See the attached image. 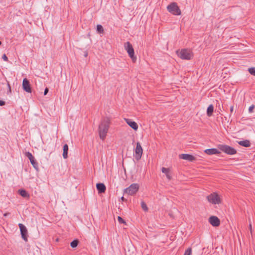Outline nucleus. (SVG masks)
<instances>
[{
	"mask_svg": "<svg viewBox=\"0 0 255 255\" xmlns=\"http://www.w3.org/2000/svg\"><path fill=\"white\" fill-rule=\"evenodd\" d=\"M111 121L109 118L105 117L101 121L99 125L98 132L100 138L102 140H104L107 136L108 131Z\"/></svg>",
	"mask_w": 255,
	"mask_h": 255,
	"instance_id": "1",
	"label": "nucleus"
},
{
	"mask_svg": "<svg viewBox=\"0 0 255 255\" xmlns=\"http://www.w3.org/2000/svg\"><path fill=\"white\" fill-rule=\"evenodd\" d=\"M178 56L182 59L190 60L193 57L192 51L188 49H182L176 51Z\"/></svg>",
	"mask_w": 255,
	"mask_h": 255,
	"instance_id": "2",
	"label": "nucleus"
},
{
	"mask_svg": "<svg viewBox=\"0 0 255 255\" xmlns=\"http://www.w3.org/2000/svg\"><path fill=\"white\" fill-rule=\"evenodd\" d=\"M218 148L222 151L229 155H234L237 153V150L234 148L226 144H219Z\"/></svg>",
	"mask_w": 255,
	"mask_h": 255,
	"instance_id": "3",
	"label": "nucleus"
},
{
	"mask_svg": "<svg viewBox=\"0 0 255 255\" xmlns=\"http://www.w3.org/2000/svg\"><path fill=\"white\" fill-rule=\"evenodd\" d=\"M125 48L132 61L135 62L136 60V57L134 55V49L131 44L129 42H127L125 44Z\"/></svg>",
	"mask_w": 255,
	"mask_h": 255,
	"instance_id": "4",
	"label": "nucleus"
},
{
	"mask_svg": "<svg viewBox=\"0 0 255 255\" xmlns=\"http://www.w3.org/2000/svg\"><path fill=\"white\" fill-rule=\"evenodd\" d=\"M139 185L136 183L131 184L128 188L124 190V193L129 195L135 194L139 189Z\"/></svg>",
	"mask_w": 255,
	"mask_h": 255,
	"instance_id": "5",
	"label": "nucleus"
},
{
	"mask_svg": "<svg viewBox=\"0 0 255 255\" xmlns=\"http://www.w3.org/2000/svg\"><path fill=\"white\" fill-rule=\"evenodd\" d=\"M167 8L168 11L174 15H179L181 14V10L175 2L171 3L167 6Z\"/></svg>",
	"mask_w": 255,
	"mask_h": 255,
	"instance_id": "6",
	"label": "nucleus"
},
{
	"mask_svg": "<svg viewBox=\"0 0 255 255\" xmlns=\"http://www.w3.org/2000/svg\"><path fill=\"white\" fill-rule=\"evenodd\" d=\"M208 201L213 204H218L221 203L220 198L216 193H213L207 197Z\"/></svg>",
	"mask_w": 255,
	"mask_h": 255,
	"instance_id": "7",
	"label": "nucleus"
},
{
	"mask_svg": "<svg viewBox=\"0 0 255 255\" xmlns=\"http://www.w3.org/2000/svg\"><path fill=\"white\" fill-rule=\"evenodd\" d=\"M134 152L135 153V158L136 160H139L140 159L142 152L143 149L142 148L139 142H137L136 144V147L134 150Z\"/></svg>",
	"mask_w": 255,
	"mask_h": 255,
	"instance_id": "8",
	"label": "nucleus"
},
{
	"mask_svg": "<svg viewBox=\"0 0 255 255\" xmlns=\"http://www.w3.org/2000/svg\"><path fill=\"white\" fill-rule=\"evenodd\" d=\"M18 226L20 229L21 237L25 242L27 241V230L26 227L22 224L19 223Z\"/></svg>",
	"mask_w": 255,
	"mask_h": 255,
	"instance_id": "9",
	"label": "nucleus"
},
{
	"mask_svg": "<svg viewBox=\"0 0 255 255\" xmlns=\"http://www.w3.org/2000/svg\"><path fill=\"white\" fill-rule=\"evenodd\" d=\"M22 88L25 92L27 93H31V88L29 81L26 78H24L23 80Z\"/></svg>",
	"mask_w": 255,
	"mask_h": 255,
	"instance_id": "10",
	"label": "nucleus"
},
{
	"mask_svg": "<svg viewBox=\"0 0 255 255\" xmlns=\"http://www.w3.org/2000/svg\"><path fill=\"white\" fill-rule=\"evenodd\" d=\"M179 156L180 159L186 160L190 162L196 160V158L195 156L189 154H181Z\"/></svg>",
	"mask_w": 255,
	"mask_h": 255,
	"instance_id": "11",
	"label": "nucleus"
},
{
	"mask_svg": "<svg viewBox=\"0 0 255 255\" xmlns=\"http://www.w3.org/2000/svg\"><path fill=\"white\" fill-rule=\"evenodd\" d=\"M209 222L213 227H218L220 224V221L219 219L216 216H211L209 219Z\"/></svg>",
	"mask_w": 255,
	"mask_h": 255,
	"instance_id": "12",
	"label": "nucleus"
},
{
	"mask_svg": "<svg viewBox=\"0 0 255 255\" xmlns=\"http://www.w3.org/2000/svg\"><path fill=\"white\" fill-rule=\"evenodd\" d=\"M126 123L127 124L130 126L132 129L135 130H136L138 128L137 124L134 121H132L130 119H125Z\"/></svg>",
	"mask_w": 255,
	"mask_h": 255,
	"instance_id": "13",
	"label": "nucleus"
},
{
	"mask_svg": "<svg viewBox=\"0 0 255 255\" xmlns=\"http://www.w3.org/2000/svg\"><path fill=\"white\" fill-rule=\"evenodd\" d=\"M96 188L99 193H103L106 190V186L104 183H99L96 184Z\"/></svg>",
	"mask_w": 255,
	"mask_h": 255,
	"instance_id": "14",
	"label": "nucleus"
},
{
	"mask_svg": "<svg viewBox=\"0 0 255 255\" xmlns=\"http://www.w3.org/2000/svg\"><path fill=\"white\" fill-rule=\"evenodd\" d=\"M205 152L208 155L217 154L220 153V152L216 148L207 149L205 150Z\"/></svg>",
	"mask_w": 255,
	"mask_h": 255,
	"instance_id": "15",
	"label": "nucleus"
},
{
	"mask_svg": "<svg viewBox=\"0 0 255 255\" xmlns=\"http://www.w3.org/2000/svg\"><path fill=\"white\" fill-rule=\"evenodd\" d=\"M238 143L240 145L246 147H248L251 146V143L249 140H241L238 142Z\"/></svg>",
	"mask_w": 255,
	"mask_h": 255,
	"instance_id": "16",
	"label": "nucleus"
},
{
	"mask_svg": "<svg viewBox=\"0 0 255 255\" xmlns=\"http://www.w3.org/2000/svg\"><path fill=\"white\" fill-rule=\"evenodd\" d=\"M69 147L67 144H65L63 147V157L64 159H67L68 157V151Z\"/></svg>",
	"mask_w": 255,
	"mask_h": 255,
	"instance_id": "17",
	"label": "nucleus"
},
{
	"mask_svg": "<svg viewBox=\"0 0 255 255\" xmlns=\"http://www.w3.org/2000/svg\"><path fill=\"white\" fill-rule=\"evenodd\" d=\"M214 111V107L213 105H210L207 108V115L208 116L210 117L212 115Z\"/></svg>",
	"mask_w": 255,
	"mask_h": 255,
	"instance_id": "18",
	"label": "nucleus"
},
{
	"mask_svg": "<svg viewBox=\"0 0 255 255\" xmlns=\"http://www.w3.org/2000/svg\"><path fill=\"white\" fill-rule=\"evenodd\" d=\"M18 193L20 195L24 198L29 197V196L28 193L24 189H19L18 190Z\"/></svg>",
	"mask_w": 255,
	"mask_h": 255,
	"instance_id": "19",
	"label": "nucleus"
},
{
	"mask_svg": "<svg viewBox=\"0 0 255 255\" xmlns=\"http://www.w3.org/2000/svg\"><path fill=\"white\" fill-rule=\"evenodd\" d=\"M30 163L36 171L39 170L38 163H37L35 158L31 160Z\"/></svg>",
	"mask_w": 255,
	"mask_h": 255,
	"instance_id": "20",
	"label": "nucleus"
},
{
	"mask_svg": "<svg viewBox=\"0 0 255 255\" xmlns=\"http://www.w3.org/2000/svg\"><path fill=\"white\" fill-rule=\"evenodd\" d=\"M79 243V241L77 239L73 240L70 243V246L72 248H76Z\"/></svg>",
	"mask_w": 255,
	"mask_h": 255,
	"instance_id": "21",
	"label": "nucleus"
},
{
	"mask_svg": "<svg viewBox=\"0 0 255 255\" xmlns=\"http://www.w3.org/2000/svg\"><path fill=\"white\" fill-rule=\"evenodd\" d=\"M25 155L29 159L30 161L35 158L30 152H26Z\"/></svg>",
	"mask_w": 255,
	"mask_h": 255,
	"instance_id": "22",
	"label": "nucleus"
},
{
	"mask_svg": "<svg viewBox=\"0 0 255 255\" xmlns=\"http://www.w3.org/2000/svg\"><path fill=\"white\" fill-rule=\"evenodd\" d=\"M97 31L99 33H103L104 32V29H103V26L101 25H100V24L97 25Z\"/></svg>",
	"mask_w": 255,
	"mask_h": 255,
	"instance_id": "23",
	"label": "nucleus"
},
{
	"mask_svg": "<svg viewBox=\"0 0 255 255\" xmlns=\"http://www.w3.org/2000/svg\"><path fill=\"white\" fill-rule=\"evenodd\" d=\"M141 208H142V209L144 211H147L148 210V207L146 206V205L145 202H141Z\"/></svg>",
	"mask_w": 255,
	"mask_h": 255,
	"instance_id": "24",
	"label": "nucleus"
},
{
	"mask_svg": "<svg viewBox=\"0 0 255 255\" xmlns=\"http://www.w3.org/2000/svg\"><path fill=\"white\" fill-rule=\"evenodd\" d=\"M249 72L250 73L255 76V67H251L249 69Z\"/></svg>",
	"mask_w": 255,
	"mask_h": 255,
	"instance_id": "25",
	"label": "nucleus"
},
{
	"mask_svg": "<svg viewBox=\"0 0 255 255\" xmlns=\"http://www.w3.org/2000/svg\"><path fill=\"white\" fill-rule=\"evenodd\" d=\"M191 253L192 249L191 248H189L185 251L184 255H191Z\"/></svg>",
	"mask_w": 255,
	"mask_h": 255,
	"instance_id": "26",
	"label": "nucleus"
},
{
	"mask_svg": "<svg viewBox=\"0 0 255 255\" xmlns=\"http://www.w3.org/2000/svg\"><path fill=\"white\" fill-rule=\"evenodd\" d=\"M161 171L163 173H165V175H166V174H167L169 172V168H165V167H162L161 168Z\"/></svg>",
	"mask_w": 255,
	"mask_h": 255,
	"instance_id": "27",
	"label": "nucleus"
},
{
	"mask_svg": "<svg viewBox=\"0 0 255 255\" xmlns=\"http://www.w3.org/2000/svg\"><path fill=\"white\" fill-rule=\"evenodd\" d=\"M118 220L121 224H126L125 221L120 216L118 217Z\"/></svg>",
	"mask_w": 255,
	"mask_h": 255,
	"instance_id": "28",
	"label": "nucleus"
},
{
	"mask_svg": "<svg viewBox=\"0 0 255 255\" xmlns=\"http://www.w3.org/2000/svg\"><path fill=\"white\" fill-rule=\"evenodd\" d=\"M254 108H255L254 105H253L251 106L249 108V113H252L253 112V110H254Z\"/></svg>",
	"mask_w": 255,
	"mask_h": 255,
	"instance_id": "29",
	"label": "nucleus"
},
{
	"mask_svg": "<svg viewBox=\"0 0 255 255\" xmlns=\"http://www.w3.org/2000/svg\"><path fill=\"white\" fill-rule=\"evenodd\" d=\"M2 58L4 61H8V58L5 54L2 56Z\"/></svg>",
	"mask_w": 255,
	"mask_h": 255,
	"instance_id": "30",
	"label": "nucleus"
},
{
	"mask_svg": "<svg viewBox=\"0 0 255 255\" xmlns=\"http://www.w3.org/2000/svg\"><path fill=\"white\" fill-rule=\"evenodd\" d=\"M234 106H232L230 107V112H231V114L230 115V116H231V114L234 112Z\"/></svg>",
	"mask_w": 255,
	"mask_h": 255,
	"instance_id": "31",
	"label": "nucleus"
},
{
	"mask_svg": "<svg viewBox=\"0 0 255 255\" xmlns=\"http://www.w3.org/2000/svg\"><path fill=\"white\" fill-rule=\"evenodd\" d=\"M7 86H8V91L7 92V94H8V93H11V88H10V84L9 83V82H7Z\"/></svg>",
	"mask_w": 255,
	"mask_h": 255,
	"instance_id": "32",
	"label": "nucleus"
},
{
	"mask_svg": "<svg viewBox=\"0 0 255 255\" xmlns=\"http://www.w3.org/2000/svg\"><path fill=\"white\" fill-rule=\"evenodd\" d=\"M166 177L169 179V180H171V176L169 173V172L166 174Z\"/></svg>",
	"mask_w": 255,
	"mask_h": 255,
	"instance_id": "33",
	"label": "nucleus"
},
{
	"mask_svg": "<svg viewBox=\"0 0 255 255\" xmlns=\"http://www.w3.org/2000/svg\"><path fill=\"white\" fill-rule=\"evenodd\" d=\"M49 89L48 88H46L44 91V95H46L48 92Z\"/></svg>",
	"mask_w": 255,
	"mask_h": 255,
	"instance_id": "34",
	"label": "nucleus"
},
{
	"mask_svg": "<svg viewBox=\"0 0 255 255\" xmlns=\"http://www.w3.org/2000/svg\"><path fill=\"white\" fill-rule=\"evenodd\" d=\"M5 104V102L3 101L0 100V106H4Z\"/></svg>",
	"mask_w": 255,
	"mask_h": 255,
	"instance_id": "35",
	"label": "nucleus"
},
{
	"mask_svg": "<svg viewBox=\"0 0 255 255\" xmlns=\"http://www.w3.org/2000/svg\"><path fill=\"white\" fill-rule=\"evenodd\" d=\"M88 52L87 51H85L84 52V57H86L87 56H88Z\"/></svg>",
	"mask_w": 255,
	"mask_h": 255,
	"instance_id": "36",
	"label": "nucleus"
},
{
	"mask_svg": "<svg viewBox=\"0 0 255 255\" xmlns=\"http://www.w3.org/2000/svg\"><path fill=\"white\" fill-rule=\"evenodd\" d=\"M9 214V213H6L5 214H4L3 216H7V215H8Z\"/></svg>",
	"mask_w": 255,
	"mask_h": 255,
	"instance_id": "37",
	"label": "nucleus"
},
{
	"mask_svg": "<svg viewBox=\"0 0 255 255\" xmlns=\"http://www.w3.org/2000/svg\"><path fill=\"white\" fill-rule=\"evenodd\" d=\"M250 230L251 232H252V225H251V224H250Z\"/></svg>",
	"mask_w": 255,
	"mask_h": 255,
	"instance_id": "38",
	"label": "nucleus"
},
{
	"mask_svg": "<svg viewBox=\"0 0 255 255\" xmlns=\"http://www.w3.org/2000/svg\"><path fill=\"white\" fill-rule=\"evenodd\" d=\"M121 200H122V201H125V198H124V197H122L121 198Z\"/></svg>",
	"mask_w": 255,
	"mask_h": 255,
	"instance_id": "39",
	"label": "nucleus"
}]
</instances>
